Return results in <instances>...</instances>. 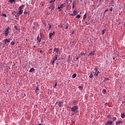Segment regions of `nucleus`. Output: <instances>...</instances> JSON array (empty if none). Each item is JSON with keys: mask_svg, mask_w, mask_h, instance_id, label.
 <instances>
[{"mask_svg": "<svg viewBox=\"0 0 125 125\" xmlns=\"http://www.w3.org/2000/svg\"><path fill=\"white\" fill-rule=\"evenodd\" d=\"M23 7H24L23 5L19 7V9H18V11L17 12V14H18L19 15H21V14H23Z\"/></svg>", "mask_w": 125, "mask_h": 125, "instance_id": "nucleus-1", "label": "nucleus"}, {"mask_svg": "<svg viewBox=\"0 0 125 125\" xmlns=\"http://www.w3.org/2000/svg\"><path fill=\"white\" fill-rule=\"evenodd\" d=\"M78 109H79V107L77 105L73 106L72 107L71 111L73 112V115H75V114L78 113Z\"/></svg>", "mask_w": 125, "mask_h": 125, "instance_id": "nucleus-2", "label": "nucleus"}, {"mask_svg": "<svg viewBox=\"0 0 125 125\" xmlns=\"http://www.w3.org/2000/svg\"><path fill=\"white\" fill-rule=\"evenodd\" d=\"M10 30V27H8V28L4 29L3 31V34L5 37H7L9 35V30Z\"/></svg>", "mask_w": 125, "mask_h": 125, "instance_id": "nucleus-3", "label": "nucleus"}, {"mask_svg": "<svg viewBox=\"0 0 125 125\" xmlns=\"http://www.w3.org/2000/svg\"><path fill=\"white\" fill-rule=\"evenodd\" d=\"M94 70H95V72H93L94 76L97 77L98 76V74H100V71H99V70H98V69L96 68H94Z\"/></svg>", "mask_w": 125, "mask_h": 125, "instance_id": "nucleus-4", "label": "nucleus"}, {"mask_svg": "<svg viewBox=\"0 0 125 125\" xmlns=\"http://www.w3.org/2000/svg\"><path fill=\"white\" fill-rule=\"evenodd\" d=\"M11 40V39H6L4 40V44H6V46H7L8 45V44L7 43L10 42V41Z\"/></svg>", "mask_w": 125, "mask_h": 125, "instance_id": "nucleus-5", "label": "nucleus"}, {"mask_svg": "<svg viewBox=\"0 0 125 125\" xmlns=\"http://www.w3.org/2000/svg\"><path fill=\"white\" fill-rule=\"evenodd\" d=\"M77 14H78V12L76 10L73 11V14H71L70 13H68V15H69V16H76V15H77Z\"/></svg>", "mask_w": 125, "mask_h": 125, "instance_id": "nucleus-6", "label": "nucleus"}, {"mask_svg": "<svg viewBox=\"0 0 125 125\" xmlns=\"http://www.w3.org/2000/svg\"><path fill=\"white\" fill-rule=\"evenodd\" d=\"M49 9H51V11L54 10L55 9V6L54 5H50V6L48 7Z\"/></svg>", "mask_w": 125, "mask_h": 125, "instance_id": "nucleus-7", "label": "nucleus"}, {"mask_svg": "<svg viewBox=\"0 0 125 125\" xmlns=\"http://www.w3.org/2000/svg\"><path fill=\"white\" fill-rule=\"evenodd\" d=\"M55 34V31H53V33H49V38L51 39V38H52V36H54Z\"/></svg>", "mask_w": 125, "mask_h": 125, "instance_id": "nucleus-8", "label": "nucleus"}, {"mask_svg": "<svg viewBox=\"0 0 125 125\" xmlns=\"http://www.w3.org/2000/svg\"><path fill=\"white\" fill-rule=\"evenodd\" d=\"M55 0H51L49 1L50 3H51L50 5H54V2H55Z\"/></svg>", "mask_w": 125, "mask_h": 125, "instance_id": "nucleus-9", "label": "nucleus"}, {"mask_svg": "<svg viewBox=\"0 0 125 125\" xmlns=\"http://www.w3.org/2000/svg\"><path fill=\"white\" fill-rule=\"evenodd\" d=\"M95 54V52L94 51L91 52L89 55H88V56H89L91 55V56H93Z\"/></svg>", "mask_w": 125, "mask_h": 125, "instance_id": "nucleus-10", "label": "nucleus"}, {"mask_svg": "<svg viewBox=\"0 0 125 125\" xmlns=\"http://www.w3.org/2000/svg\"><path fill=\"white\" fill-rule=\"evenodd\" d=\"M113 125V122L112 121H107L106 125Z\"/></svg>", "mask_w": 125, "mask_h": 125, "instance_id": "nucleus-11", "label": "nucleus"}, {"mask_svg": "<svg viewBox=\"0 0 125 125\" xmlns=\"http://www.w3.org/2000/svg\"><path fill=\"white\" fill-rule=\"evenodd\" d=\"M121 124H123V122L121 121H117V122L116 123V125H121Z\"/></svg>", "mask_w": 125, "mask_h": 125, "instance_id": "nucleus-12", "label": "nucleus"}, {"mask_svg": "<svg viewBox=\"0 0 125 125\" xmlns=\"http://www.w3.org/2000/svg\"><path fill=\"white\" fill-rule=\"evenodd\" d=\"M37 40L39 42H42L41 38H40V36L39 35L38 36Z\"/></svg>", "mask_w": 125, "mask_h": 125, "instance_id": "nucleus-13", "label": "nucleus"}, {"mask_svg": "<svg viewBox=\"0 0 125 125\" xmlns=\"http://www.w3.org/2000/svg\"><path fill=\"white\" fill-rule=\"evenodd\" d=\"M54 51H55V52H58L59 51V49H58V48H54Z\"/></svg>", "mask_w": 125, "mask_h": 125, "instance_id": "nucleus-14", "label": "nucleus"}, {"mask_svg": "<svg viewBox=\"0 0 125 125\" xmlns=\"http://www.w3.org/2000/svg\"><path fill=\"white\" fill-rule=\"evenodd\" d=\"M34 71H35V68H34V67H32L30 69L29 72L32 73V72H34Z\"/></svg>", "mask_w": 125, "mask_h": 125, "instance_id": "nucleus-15", "label": "nucleus"}, {"mask_svg": "<svg viewBox=\"0 0 125 125\" xmlns=\"http://www.w3.org/2000/svg\"><path fill=\"white\" fill-rule=\"evenodd\" d=\"M121 117L122 119H125V113L121 114Z\"/></svg>", "mask_w": 125, "mask_h": 125, "instance_id": "nucleus-16", "label": "nucleus"}, {"mask_svg": "<svg viewBox=\"0 0 125 125\" xmlns=\"http://www.w3.org/2000/svg\"><path fill=\"white\" fill-rule=\"evenodd\" d=\"M55 61H56V60L54 59L51 62V64L52 65H53V66H54V62H55Z\"/></svg>", "mask_w": 125, "mask_h": 125, "instance_id": "nucleus-17", "label": "nucleus"}, {"mask_svg": "<svg viewBox=\"0 0 125 125\" xmlns=\"http://www.w3.org/2000/svg\"><path fill=\"white\" fill-rule=\"evenodd\" d=\"M85 53H81L80 55H79V58H81V56H84L85 55Z\"/></svg>", "mask_w": 125, "mask_h": 125, "instance_id": "nucleus-18", "label": "nucleus"}, {"mask_svg": "<svg viewBox=\"0 0 125 125\" xmlns=\"http://www.w3.org/2000/svg\"><path fill=\"white\" fill-rule=\"evenodd\" d=\"M76 77H77V74H76V73L73 74V75H72L73 79H75V78H76Z\"/></svg>", "mask_w": 125, "mask_h": 125, "instance_id": "nucleus-19", "label": "nucleus"}, {"mask_svg": "<svg viewBox=\"0 0 125 125\" xmlns=\"http://www.w3.org/2000/svg\"><path fill=\"white\" fill-rule=\"evenodd\" d=\"M62 103H62V102H59L58 106H59V107H61V106L62 105Z\"/></svg>", "mask_w": 125, "mask_h": 125, "instance_id": "nucleus-20", "label": "nucleus"}, {"mask_svg": "<svg viewBox=\"0 0 125 125\" xmlns=\"http://www.w3.org/2000/svg\"><path fill=\"white\" fill-rule=\"evenodd\" d=\"M89 78H90V79H92V78H93V74H92V73H91V74L89 76Z\"/></svg>", "mask_w": 125, "mask_h": 125, "instance_id": "nucleus-21", "label": "nucleus"}, {"mask_svg": "<svg viewBox=\"0 0 125 125\" xmlns=\"http://www.w3.org/2000/svg\"><path fill=\"white\" fill-rule=\"evenodd\" d=\"M86 13L83 15V19H86Z\"/></svg>", "mask_w": 125, "mask_h": 125, "instance_id": "nucleus-22", "label": "nucleus"}, {"mask_svg": "<svg viewBox=\"0 0 125 125\" xmlns=\"http://www.w3.org/2000/svg\"><path fill=\"white\" fill-rule=\"evenodd\" d=\"M61 8H63V7H65V6H64V4H62L60 5V6Z\"/></svg>", "mask_w": 125, "mask_h": 125, "instance_id": "nucleus-23", "label": "nucleus"}, {"mask_svg": "<svg viewBox=\"0 0 125 125\" xmlns=\"http://www.w3.org/2000/svg\"><path fill=\"white\" fill-rule=\"evenodd\" d=\"M57 56H58V54L56 55L55 56V59H54L55 60H57V59H58Z\"/></svg>", "mask_w": 125, "mask_h": 125, "instance_id": "nucleus-24", "label": "nucleus"}, {"mask_svg": "<svg viewBox=\"0 0 125 125\" xmlns=\"http://www.w3.org/2000/svg\"><path fill=\"white\" fill-rule=\"evenodd\" d=\"M104 81H105V82H107V81H110V79L108 78H104Z\"/></svg>", "mask_w": 125, "mask_h": 125, "instance_id": "nucleus-25", "label": "nucleus"}, {"mask_svg": "<svg viewBox=\"0 0 125 125\" xmlns=\"http://www.w3.org/2000/svg\"><path fill=\"white\" fill-rule=\"evenodd\" d=\"M103 93H106L107 92V91L106 90V89H103Z\"/></svg>", "mask_w": 125, "mask_h": 125, "instance_id": "nucleus-26", "label": "nucleus"}, {"mask_svg": "<svg viewBox=\"0 0 125 125\" xmlns=\"http://www.w3.org/2000/svg\"><path fill=\"white\" fill-rule=\"evenodd\" d=\"M51 52H52V49H49V52H48L49 54H50Z\"/></svg>", "mask_w": 125, "mask_h": 125, "instance_id": "nucleus-27", "label": "nucleus"}, {"mask_svg": "<svg viewBox=\"0 0 125 125\" xmlns=\"http://www.w3.org/2000/svg\"><path fill=\"white\" fill-rule=\"evenodd\" d=\"M9 1L11 2V3H12L15 1V0H9Z\"/></svg>", "mask_w": 125, "mask_h": 125, "instance_id": "nucleus-28", "label": "nucleus"}, {"mask_svg": "<svg viewBox=\"0 0 125 125\" xmlns=\"http://www.w3.org/2000/svg\"><path fill=\"white\" fill-rule=\"evenodd\" d=\"M15 44V42H12L10 43V44L11 45H14V44Z\"/></svg>", "mask_w": 125, "mask_h": 125, "instance_id": "nucleus-29", "label": "nucleus"}, {"mask_svg": "<svg viewBox=\"0 0 125 125\" xmlns=\"http://www.w3.org/2000/svg\"><path fill=\"white\" fill-rule=\"evenodd\" d=\"M78 88H79L81 90H83V86H79Z\"/></svg>", "mask_w": 125, "mask_h": 125, "instance_id": "nucleus-30", "label": "nucleus"}, {"mask_svg": "<svg viewBox=\"0 0 125 125\" xmlns=\"http://www.w3.org/2000/svg\"><path fill=\"white\" fill-rule=\"evenodd\" d=\"M76 18H81L80 15H78L77 16H76Z\"/></svg>", "mask_w": 125, "mask_h": 125, "instance_id": "nucleus-31", "label": "nucleus"}, {"mask_svg": "<svg viewBox=\"0 0 125 125\" xmlns=\"http://www.w3.org/2000/svg\"><path fill=\"white\" fill-rule=\"evenodd\" d=\"M58 9L59 10V11H62V9H61V7H58Z\"/></svg>", "mask_w": 125, "mask_h": 125, "instance_id": "nucleus-32", "label": "nucleus"}, {"mask_svg": "<svg viewBox=\"0 0 125 125\" xmlns=\"http://www.w3.org/2000/svg\"><path fill=\"white\" fill-rule=\"evenodd\" d=\"M107 118H108V119H111L112 118L111 115H108V116H107Z\"/></svg>", "mask_w": 125, "mask_h": 125, "instance_id": "nucleus-33", "label": "nucleus"}, {"mask_svg": "<svg viewBox=\"0 0 125 125\" xmlns=\"http://www.w3.org/2000/svg\"><path fill=\"white\" fill-rule=\"evenodd\" d=\"M105 34V30H102V35H104Z\"/></svg>", "mask_w": 125, "mask_h": 125, "instance_id": "nucleus-34", "label": "nucleus"}, {"mask_svg": "<svg viewBox=\"0 0 125 125\" xmlns=\"http://www.w3.org/2000/svg\"><path fill=\"white\" fill-rule=\"evenodd\" d=\"M2 16H4L5 18L7 17L6 14H3Z\"/></svg>", "mask_w": 125, "mask_h": 125, "instance_id": "nucleus-35", "label": "nucleus"}, {"mask_svg": "<svg viewBox=\"0 0 125 125\" xmlns=\"http://www.w3.org/2000/svg\"><path fill=\"white\" fill-rule=\"evenodd\" d=\"M72 8H75V3H73Z\"/></svg>", "mask_w": 125, "mask_h": 125, "instance_id": "nucleus-36", "label": "nucleus"}, {"mask_svg": "<svg viewBox=\"0 0 125 125\" xmlns=\"http://www.w3.org/2000/svg\"><path fill=\"white\" fill-rule=\"evenodd\" d=\"M117 120V118L116 117H113V121H115Z\"/></svg>", "mask_w": 125, "mask_h": 125, "instance_id": "nucleus-37", "label": "nucleus"}, {"mask_svg": "<svg viewBox=\"0 0 125 125\" xmlns=\"http://www.w3.org/2000/svg\"><path fill=\"white\" fill-rule=\"evenodd\" d=\"M28 12H26V11H24V14H25V15H27Z\"/></svg>", "mask_w": 125, "mask_h": 125, "instance_id": "nucleus-38", "label": "nucleus"}, {"mask_svg": "<svg viewBox=\"0 0 125 125\" xmlns=\"http://www.w3.org/2000/svg\"><path fill=\"white\" fill-rule=\"evenodd\" d=\"M68 27H69V26L66 25V26L65 27V29L66 30L68 29Z\"/></svg>", "mask_w": 125, "mask_h": 125, "instance_id": "nucleus-39", "label": "nucleus"}, {"mask_svg": "<svg viewBox=\"0 0 125 125\" xmlns=\"http://www.w3.org/2000/svg\"><path fill=\"white\" fill-rule=\"evenodd\" d=\"M56 85H57V83H56L54 86H53V87L55 88L56 87Z\"/></svg>", "mask_w": 125, "mask_h": 125, "instance_id": "nucleus-40", "label": "nucleus"}, {"mask_svg": "<svg viewBox=\"0 0 125 125\" xmlns=\"http://www.w3.org/2000/svg\"><path fill=\"white\" fill-rule=\"evenodd\" d=\"M51 28H52V25H49V29H51Z\"/></svg>", "mask_w": 125, "mask_h": 125, "instance_id": "nucleus-41", "label": "nucleus"}, {"mask_svg": "<svg viewBox=\"0 0 125 125\" xmlns=\"http://www.w3.org/2000/svg\"><path fill=\"white\" fill-rule=\"evenodd\" d=\"M69 1L70 2V3H72V2H73V0H69Z\"/></svg>", "mask_w": 125, "mask_h": 125, "instance_id": "nucleus-42", "label": "nucleus"}, {"mask_svg": "<svg viewBox=\"0 0 125 125\" xmlns=\"http://www.w3.org/2000/svg\"><path fill=\"white\" fill-rule=\"evenodd\" d=\"M85 24H86V25H89V23H87V21H86V22H85Z\"/></svg>", "mask_w": 125, "mask_h": 125, "instance_id": "nucleus-43", "label": "nucleus"}, {"mask_svg": "<svg viewBox=\"0 0 125 125\" xmlns=\"http://www.w3.org/2000/svg\"><path fill=\"white\" fill-rule=\"evenodd\" d=\"M40 89H39V87H36V90H39Z\"/></svg>", "mask_w": 125, "mask_h": 125, "instance_id": "nucleus-44", "label": "nucleus"}, {"mask_svg": "<svg viewBox=\"0 0 125 125\" xmlns=\"http://www.w3.org/2000/svg\"><path fill=\"white\" fill-rule=\"evenodd\" d=\"M107 11H108V10H105L104 13H105V12H107Z\"/></svg>", "mask_w": 125, "mask_h": 125, "instance_id": "nucleus-45", "label": "nucleus"}, {"mask_svg": "<svg viewBox=\"0 0 125 125\" xmlns=\"http://www.w3.org/2000/svg\"><path fill=\"white\" fill-rule=\"evenodd\" d=\"M79 58H80V57H79H79H77V58H76V60H79Z\"/></svg>", "mask_w": 125, "mask_h": 125, "instance_id": "nucleus-46", "label": "nucleus"}, {"mask_svg": "<svg viewBox=\"0 0 125 125\" xmlns=\"http://www.w3.org/2000/svg\"><path fill=\"white\" fill-rule=\"evenodd\" d=\"M110 11H113V9L112 8L110 9L109 10Z\"/></svg>", "mask_w": 125, "mask_h": 125, "instance_id": "nucleus-47", "label": "nucleus"}, {"mask_svg": "<svg viewBox=\"0 0 125 125\" xmlns=\"http://www.w3.org/2000/svg\"><path fill=\"white\" fill-rule=\"evenodd\" d=\"M74 33V31H72V33H71V35H73Z\"/></svg>", "mask_w": 125, "mask_h": 125, "instance_id": "nucleus-48", "label": "nucleus"}, {"mask_svg": "<svg viewBox=\"0 0 125 125\" xmlns=\"http://www.w3.org/2000/svg\"><path fill=\"white\" fill-rule=\"evenodd\" d=\"M16 30H18V28L17 27H16Z\"/></svg>", "mask_w": 125, "mask_h": 125, "instance_id": "nucleus-49", "label": "nucleus"}, {"mask_svg": "<svg viewBox=\"0 0 125 125\" xmlns=\"http://www.w3.org/2000/svg\"><path fill=\"white\" fill-rule=\"evenodd\" d=\"M113 60H115V58H113Z\"/></svg>", "mask_w": 125, "mask_h": 125, "instance_id": "nucleus-50", "label": "nucleus"}, {"mask_svg": "<svg viewBox=\"0 0 125 125\" xmlns=\"http://www.w3.org/2000/svg\"><path fill=\"white\" fill-rule=\"evenodd\" d=\"M33 47H36V46H34Z\"/></svg>", "mask_w": 125, "mask_h": 125, "instance_id": "nucleus-51", "label": "nucleus"}, {"mask_svg": "<svg viewBox=\"0 0 125 125\" xmlns=\"http://www.w3.org/2000/svg\"><path fill=\"white\" fill-rule=\"evenodd\" d=\"M58 103V102H57L56 103V104H57Z\"/></svg>", "mask_w": 125, "mask_h": 125, "instance_id": "nucleus-52", "label": "nucleus"}, {"mask_svg": "<svg viewBox=\"0 0 125 125\" xmlns=\"http://www.w3.org/2000/svg\"><path fill=\"white\" fill-rule=\"evenodd\" d=\"M81 2H82V0H80Z\"/></svg>", "mask_w": 125, "mask_h": 125, "instance_id": "nucleus-53", "label": "nucleus"}, {"mask_svg": "<svg viewBox=\"0 0 125 125\" xmlns=\"http://www.w3.org/2000/svg\"><path fill=\"white\" fill-rule=\"evenodd\" d=\"M19 30H20V29H18V30L19 31Z\"/></svg>", "mask_w": 125, "mask_h": 125, "instance_id": "nucleus-54", "label": "nucleus"}, {"mask_svg": "<svg viewBox=\"0 0 125 125\" xmlns=\"http://www.w3.org/2000/svg\"><path fill=\"white\" fill-rule=\"evenodd\" d=\"M67 1H68V0H66Z\"/></svg>", "mask_w": 125, "mask_h": 125, "instance_id": "nucleus-55", "label": "nucleus"}, {"mask_svg": "<svg viewBox=\"0 0 125 125\" xmlns=\"http://www.w3.org/2000/svg\"><path fill=\"white\" fill-rule=\"evenodd\" d=\"M67 1H66V2H67Z\"/></svg>", "mask_w": 125, "mask_h": 125, "instance_id": "nucleus-56", "label": "nucleus"}]
</instances>
